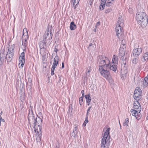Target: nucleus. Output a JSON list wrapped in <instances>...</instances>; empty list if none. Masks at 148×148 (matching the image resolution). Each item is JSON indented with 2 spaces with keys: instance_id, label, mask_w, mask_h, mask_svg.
Returning <instances> with one entry per match:
<instances>
[{
  "instance_id": "45",
  "label": "nucleus",
  "mask_w": 148,
  "mask_h": 148,
  "mask_svg": "<svg viewBox=\"0 0 148 148\" xmlns=\"http://www.w3.org/2000/svg\"><path fill=\"white\" fill-rule=\"evenodd\" d=\"M58 50L57 49H56V48H55V50H54V51H55V52H56V53H57V51Z\"/></svg>"
},
{
  "instance_id": "39",
  "label": "nucleus",
  "mask_w": 148,
  "mask_h": 148,
  "mask_svg": "<svg viewBox=\"0 0 148 148\" xmlns=\"http://www.w3.org/2000/svg\"><path fill=\"white\" fill-rule=\"evenodd\" d=\"M106 0H101V3L102 4H105L106 2Z\"/></svg>"
},
{
  "instance_id": "46",
  "label": "nucleus",
  "mask_w": 148,
  "mask_h": 148,
  "mask_svg": "<svg viewBox=\"0 0 148 148\" xmlns=\"http://www.w3.org/2000/svg\"><path fill=\"white\" fill-rule=\"evenodd\" d=\"M2 118H0V122L1 123L2 121Z\"/></svg>"
},
{
  "instance_id": "41",
  "label": "nucleus",
  "mask_w": 148,
  "mask_h": 148,
  "mask_svg": "<svg viewBox=\"0 0 148 148\" xmlns=\"http://www.w3.org/2000/svg\"><path fill=\"white\" fill-rule=\"evenodd\" d=\"M77 127H75L74 128V129L73 132H77Z\"/></svg>"
},
{
  "instance_id": "10",
  "label": "nucleus",
  "mask_w": 148,
  "mask_h": 148,
  "mask_svg": "<svg viewBox=\"0 0 148 148\" xmlns=\"http://www.w3.org/2000/svg\"><path fill=\"white\" fill-rule=\"evenodd\" d=\"M141 94V91L139 87H136L134 93V98L137 99L139 98Z\"/></svg>"
},
{
  "instance_id": "19",
  "label": "nucleus",
  "mask_w": 148,
  "mask_h": 148,
  "mask_svg": "<svg viewBox=\"0 0 148 148\" xmlns=\"http://www.w3.org/2000/svg\"><path fill=\"white\" fill-rule=\"evenodd\" d=\"M14 45L13 44V45H11V47L10 48V54H11V56H12L14 54Z\"/></svg>"
},
{
  "instance_id": "34",
  "label": "nucleus",
  "mask_w": 148,
  "mask_h": 148,
  "mask_svg": "<svg viewBox=\"0 0 148 148\" xmlns=\"http://www.w3.org/2000/svg\"><path fill=\"white\" fill-rule=\"evenodd\" d=\"M8 53V52H7L5 57V59L7 60L8 62V60H9V55Z\"/></svg>"
},
{
  "instance_id": "55",
  "label": "nucleus",
  "mask_w": 148,
  "mask_h": 148,
  "mask_svg": "<svg viewBox=\"0 0 148 148\" xmlns=\"http://www.w3.org/2000/svg\"><path fill=\"white\" fill-rule=\"evenodd\" d=\"M90 72V71L89 70H88V73H89Z\"/></svg>"
},
{
  "instance_id": "56",
  "label": "nucleus",
  "mask_w": 148,
  "mask_h": 148,
  "mask_svg": "<svg viewBox=\"0 0 148 148\" xmlns=\"http://www.w3.org/2000/svg\"><path fill=\"white\" fill-rule=\"evenodd\" d=\"M60 80H61V79L60 78L59 80V82L60 81Z\"/></svg>"
},
{
  "instance_id": "35",
  "label": "nucleus",
  "mask_w": 148,
  "mask_h": 148,
  "mask_svg": "<svg viewBox=\"0 0 148 148\" xmlns=\"http://www.w3.org/2000/svg\"><path fill=\"white\" fill-rule=\"evenodd\" d=\"M91 108V106H90L88 108L87 110V112L86 114V116H88L89 112L90 109Z\"/></svg>"
},
{
  "instance_id": "20",
  "label": "nucleus",
  "mask_w": 148,
  "mask_h": 148,
  "mask_svg": "<svg viewBox=\"0 0 148 148\" xmlns=\"http://www.w3.org/2000/svg\"><path fill=\"white\" fill-rule=\"evenodd\" d=\"M132 111H131V112L132 114V115L135 117L136 116L138 113H140L138 112H137V110H133V109H132Z\"/></svg>"
},
{
  "instance_id": "4",
  "label": "nucleus",
  "mask_w": 148,
  "mask_h": 148,
  "mask_svg": "<svg viewBox=\"0 0 148 148\" xmlns=\"http://www.w3.org/2000/svg\"><path fill=\"white\" fill-rule=\"evenodd\" d=\"M110 128H107L105 131L102 138L101 145V148H108L110 144Z\"/></svg>"
},
{
  "instance_id": "63",
  "label": "nucleus",
  "mask_w": 148,
  "mask_h": 148,
  "mask_svg": "<svg viewBox=\"0 0 148 148\" xmlns=\"http://www.w3.org/2000/svg\"><path fill=\"white\" fill-rule=\"evenodd\" d=\"M0 118H1V115H0Z\"/></svg>"
},
{
  "instance_id": "14",
  "label": "nucleus",
  "mask_w": 148,
  "mask_h": 148,
  "mask_svg": "<svg viewBox=\"0 0 148 148\" xmlns=\"http://www.w3.org/2000/svg\"><path fill=\"white\" fill-rule=\"evenodd\" d=\"M118 58L117 56L114 55L112 60V64H118Z\"/></svg>"
},
{
  "instance_id": "49",
  "label": "nucleus",
  "mask_w": 148,
  "mask_h": 148,
  "mask_svg": "<svg viewBox=\"0 0 148 148\" xmlns=\"http://www.w3.org/2000/svg\"><path fill=\"white\" fill-rule=\"evenodd\" d=\"M2 121H3V122H4V121H4V119H2Z\"/></svg>"
},
{
  "instance_id": "8",
  "label": "nucleus",
  "mask_w": 148,
  "mask_h": 148,
  "mask_svg": "<svg viewBox=\"0 0 148 148\" xmlns=\"http://www.w3.org/2000/svg\"><path fill=\"white\" fill-rule=\"evenodd\" d=\"M28 38V32L27 29L24 28L23 31V34L22 37V40L23 42L24 41L26 42Z\"/></svg>"
},
{
  "instance_id": "31",
  "label": "nucleus",
  "mask_w": 148,
  "mask_h": 148,
  "mask_svg": "<svg viewBox=\"0 0 148 148\" xmlns=\"http://www.w3.org/2000/svg\"><path fill=\"white\" fill-rule=\"evenodd\" d=\"M25 56V53L24 52H22L21 53V55L20 56V57L19 58V59H21L22 58L23 59H25L24 58Z\"/></svg>"
},
{
  "instance_id": "48",
  "label": "nucleus",
  "mask_w": 148,
  "mask_h": 148,
  "mask_svg": "<svg viewBox=\"0 0 148 148\" xmlns=\"http://www.w3.org/2000/svg\"><path fill=\"white\" fill-rule=\"evenodd\" d=\"M86 123H85L84 122L83 123V125H84V126H85L86 125Z\"/></svg>"
},
{
  "instance_id": "61",
  "label": "nucleus",
  "mask_w": 148,
  "mask_h": 148,
  "mask_svg": "<svg viewBox=\"0 0 148 148\" xmlns=\"http://www.w3.org/2000/svg\"><path fill=\"white\" fill-rule=\"evenodd\" d=\"M8 50L9 51V49L8 48Z\"/></svg>"
},
{
  "instance_id": "51",
  "label": "nucleus",
  "mask_w": 148,
  "mask_h": 148,
  "mask_svg": "<svg viewBox=\"0 0 148 148\" xmlns=\"http://www.w3.org/2000/svg\"><path fill=\"white\" fill-rule=\"evenodd\" d=\"M105 129H107V127H105L104 128V130H105Z\"/></svg>"
},
{
  "instance_id": "59",
  "label": "nucleus",
  "mask_w": 148,
  "mask_h": 148,
  "mask_svg": "<svg viewBox=\"0 0 148 148\" xmlns=\"http://www.w3.org/2000/svg\"><path fill=\"white\" fill-rule=\"evenodd\" d=\"M119 124H120V127H121V124H120V123L119 122Z\"/></svg>"
},
{
  "instance_id": "52",
  "label": "nucleus",
  "mask_w": 148,
  "mask_h": 148,
  "mask_svg": "<svg viewBox=\"0 0 148 148\" xmlns=\"http://www.w3.org/2000/svg\"><path fill=\"white\" fill-rule=\"evenodd\" d=\"M25 48L24 49H23V51H25Z\"/></svg>"
},
{
  "instance_id": "32",
  "label": "nucleus",
  "mask_w": 148,
  "mask_h": 148,
  "mask_svg": "<svg viewBox=\"0 0 148 148\" xmlns=\"http://www.w3.org/2000/svg\"><path fill=\"white\" fill-rule=\"evenodd\" d=\"M138 62V60L136 58H134L132 60V63L134 64H136Z\"/></svg>"
},
{
  "instance_id": "2",
  "label": "nucleus",
  "mask_w": 148,
  "mask_h": 148,
  "mask_svg": "<svg viewBox=\"0 0 148 148\" xmlns=\"http://www.w3.org/2000/svg\"><path fill=\"white\" fill-rule=\"evenodd\" d=\"M28 120L29 123H34V128L36 132L41 133V125L42 124V120L39 117L36 119L32 116H29Z\"/></svg>"
},
{
  "instance_id": "54",
  "label": "nucleus",
  "mask_w": 148,
  "mask_h": 148,
  "mask_svg": "<svg viewBox=\"0 0 148 148\" xmlns=\"http://www.w3.org/2000/svg\"><path fill=\"white\" fill-rule=\"evenodd\" d=\"M147 99L148 100V95H147Z\"/></svg>"
},
{
  "instance_id": "42",
  "label": "nucleus",
  "mask_w": 148,
  "mask_h": 148,
  "mask_svg": "<svg viewBox=\"0 0 148 148\" xmlns=\"http://www.w3.org/2000/svg\"><path fill=\"white\" fill-rule=\"evenodd\" d=\"M81 92L82 95V96L84 97V90H82L81 91Z\"/></svg>"
},
{
  "instance_id": "26",
  "label": "nucleus",
  "mask_w": 148,
  "mask_h": 148,
  "mask_svg": "<svg viewBox=\"0 0 148 148\" xmlns=\"http://www.w3.org/2000/svg\"><path fill=\"white\" fill-rule=\"evenodd\" d=\"M40 53L42 56H46V53L44 49H42L40 51Z\"/></svg>"
},
{
  "instance_id": "9",
  "label": "nucleus",
  "mask_w": 148,
  "mask_h": 148,
  "mask_svg": "<svg viewBox=\"0 0 148 148\" xmlns=\"http://www.w3.org/2000/svg\"><path fill=\"white\" fill-rule=\"evenodd\" d=\"M133 107L134 110H137L138 112H140L141 111V107L139 103L137 101H134Z\"/></svg>"
},
{
  "instance_id": "13",
  "label": "nucleus",
  "mask_w": 148,
  "mask_h": 148,
  "mask_svg": "<svg viewBox=\"0 0 148 148\" xmlns=\"http://www.w3.org/2000/svg\"><path fill=\"white\" fill-rule=\"evenodd\" d=\"M51 37V35L49 34V30H48L44 35L43 41L45 43H46L47 40H49Z\"/></svg>"
},
{
  "instance_id": "38",
  "label": "nucleus",
  "mask_w": 148,
  "mask_h": 148,
  "mask_svg": "<svg viewBox=\"0 0 148 148\" xmlns=\"http://www.w3.org/2000/svg\"><path fill=\"white\" fill-rule=\"evenodd\" d=\"M125 42V40H122V41L121 42V44L123 45H125L126 44V43Z\"/></svg>"
},
{
  "instance_id": "47",
  "label": "nucleus",
  "mask_w": 148,
  "mask_h": 148,
  "mask_svg": "<svg viewBox=\"0 0 148 148\" xmlns=\"http://www.w3.org/2000/svg\"><path fill=\"white\" fill-rule=\"evenodd\" d=\"M92 45V43H90V44H89V47H90V46H91Z\"/></svg>"
},
{
  "instance_id": "28",
  "label": "nucleus",
  "mask_w": 148,
  "mask_h": 148,
  "mask_svg": "<svg viewBox=\"0 0 148 148\" xmlns=\"http://www.w3.org/2000/svg\"><path fill=\"white\" fill-rule=\"evenodd\" d=\"M5 54H4L3 52V53H0V60H1V61L3 60V57H4Z\"/></svg>"
},
{
  "instance_id": "18",
  "label": "nucleus",
  "mask_w": 148,
  "mask_h": 148,
  "mask_svg": "<svg viewBox=\"0 0 148 148\" xmlns=\"http://www.w3.org/2000/svg\"><path fill=\"white\" fill-rule=\"evenodd\" d=\"M85 97L86 99V101L87 103H90L91 101V99L89 94H88L85 95Z\"/></svg>"
},
{
  "instance_id": "22",
  "label": "nucleus",
  "mask_w": 148,
  "mask_h": 148,
  "mask_svg": "<svg viewBox=\"0 0 148 148\" xmlns=\"http://www.w3.org/2000/svg\"><path fill=\"white\" fill-rule=\"evenodd\" d=\"M143 57L144 58V60H143V61L148 60V52L145 53L143 56Z\"/></svg>"
},
{
  "instance_id": "1",
  "label": "nucleus",
  "mask_w": 148,
  "mask_h": 148,
  "mask_svg": "<svg viewBox=\"0 0 148 148\" xmlns=\"http://www.w3.org/2000/svg\"><path fill=\"white\" fill-rule=\"evenodd\" d=\"M99 64L101 66L104 65L106 69H110L115 72L116 71L117 66V64H112L110 63V60L105 56H101L99 62Z\"/></svg>"
},
{
  "instance_id": "36",
  "label": "nucleus",
  "mask_w": 148,
  "mask_h": 148,
  "mask_svg": "<svg viewBox=\"0 0 148 148\" xmlns=\"http://www.w3.org/2000/svg\"><path fill=\"white\" fill-rule=\"evenodd\" d=\"M112 10L110 9H108L107 10H106L105 12L106 13H109Z\"/></svg>"
},
{
  "instance_id": "25",
  "label": "nucleus",
  "mask_w": 148,
  "mask_h": 148,
  "mask_svg": "<svg viewBox=\"0 0 148 148\" xmlns=\"http://www.w3.org/2000/svg\"><path fill=\"white\" fill-rule=\"evenodd\" d=\"M41 133L39 135H36V140L37 142H39L41 140Z\"/></svg>"
},
{
  "instance_id": "33",
  "label": "nucleus",
  "mask_w": 148,
  "mask_h": 148,
  "mask_svg": "<svg viewBox=\"0 0 148 148\" xmlns=\"http://www.w3.org/2000/svg\"><path fill=\"white\" fill-rule=\"evenodd\" d=\"M77 132H73L71 134V135L74 137H75L76 136L77 134Z\"/></svg>"
},
{
  "instance_id": "6",
  "label": "nucleus",
  "mask_w": 148,
  "mask_h": 148,
  "mask_svg": "<svg viewBox=\"0 0 148 148\" xmlns=\"http://www.w3.org/2000/svg\"><path fill=\"white\" fill-rule=\"evenodd\" d=\"M105 66L99 64V71L101 75L108 80L111 79V77L109 71L107 70Z\"/></svg>"
},
{
  "instance_id": "30",
  "label": "nucleus",
  "mask_w": 148,
  "mask_h": 148,
  "mask_svg": "<svg viewBox=\"0 0 148 148\" xmlns=\"http://www.w3.org/2000/svg\"><path fill=\"white\" fill-rule=\"evenodd\" d=\"M105 4H102V3H101V4L99 6V8L100 10H103L105 7Z\"/></svg>"
},
{
  "instance_id": "29",
  "label": "nucleus",
  "mask_w": 148,
  "mask_h": 148,
  "mask_svg": "<svg viewBox=\"0 0 148 148\" xmlns=\"http://www.w3.org/2000/svg\"><path fill=\"white\" fill-rule=\"evenodd\" d=\"M83 97H84L82 96L80 97L79 98V103L81 106L82 105L83 103Z\"/></svg>"
},
{
  "instance_id": "12",
  "label": "nucleus",
  "mask_w": 148,
  "mask_h": 148,
  "mask_svg": "<svg viewBox=\"0 0 148 148\" xmlns=\"http://www.w3.org/2000/svg\"><path fill=\"white\" fill-rule=\"evenodd\" d=\"M125 50L123 48H121L119 50V57L121 59H123L124 57Z\"/></svg>"
},
{
  "instance_id": "57",
  "label": "nucleus",
  "mask_w": 148,
  "mask_h": 148,
  "mask_svg": "<svg viewBox=\"0 0 148 148\" xmlns=\"http://www.w3.org/2000/svg\"><path fill=\"white\" fill-rule=\"evenodd\" d=\"M132 10V9H129V11H130V10Z\"/></svg>"
},
{
  "instance_id": "7",
  "label": "nucleus",
  "mask_w": 148,
  "mask_h": 148,
  "mask_svg": "<svg viewBox=\"0 0 148 148\" xmlns=\"http://www.w3.org/2000/svg\"><path fill=\"white\" fill-rule=\"evenodd\" d=\"M59 57L56 55L54 59V62L53 63L52 66L51 68V75H53L54 74V71L58 63Z\"/></svg>"
},
{
  "instance_id": "50",
  "label": "nucleus",
  "mask_w": 148,
  "mask_h": 148,
  "mask_svg": "<svg viewBox=\"0 0 148 148\" xmlns=\"http://www.w3.org/2000/svg\"><path fill=\"white\" fill-rule=\"evenodd\" d=\"M56 148H59V147H58V146H56Z\"/></svg>"
},
{
  "instance_id": "58",
  "label": "nucleus",
  "mask_w": 148,
  "mask_h": 148,
  "mask_svg": "<svg viewBox=\"0 0 148 148\" xmlns=\"http://www.w3.org/2000/svg\"><path fill=\"white\" fill-rule=\"evenodd\" d=\"M94 31L96 32V29H94Z\"/></svg>"
},
{
  "instance_id": "23",
  "label": "nucleus",
  "mask_w": 148,
  "mask_h": 148,
  "mask_svg": "<svg viewBox=\"0 0 148 148\" xmlns=\"http://www.w3.org/2000/svg\"><path fill=\"white\" fill-rule=\"evenodd\" d=\"M47 3L49 6H51L52 7H53L54 6V3L53 1L50 2V1L49 0H48L47 1Z\"/></svg>"
},
{
  "instance_id": "43",
  "label": "nucleus",
  "mask_w": 148,
  "mask_h": 148,
  "mask_svg": "<svg viewBox=\"0 0 148 148\" xmlns=\"http://www.w3.org/2000/svg\"><path fill=\"white\" fill-rule=\"evenodd\" d=\"M2 64V62L1 61V60H0V69L1 68V65Z\"/></svg>"
},
{
  "instance_id": "44",
  "label": "nucleus",
  "mask_w": 148,
  "mask_h": 148,
  "mask_svg": "<svg viewBox=\"0 0 148 148\" xmlns=\"http://www.w3.org/2000/svg\"><path fill=\"white\" fill-rule=\"evenodd\" d=\"M62 68L63 69L64 68V62H62Z\"/></svg>"
},
{
  "instance_id": "40",
  "label": "nucleus",
  "mask_w": 148,
  "mask_h": 148,
  "mask_svg": "<svg viewBox=\"0 0 148 148\" xmlns=\"http://www.w3.org/2000/svg\"><path fill=\"white\" fill-rule=\"evenodd\" d=\"M100 25V23L99 22H98L97 23L96 25L95 26V27L97 28V27L99 26Z\"/></svg>"
},
{
  "instance_id": "24",
  "label": "nucleus",
  "mask_w": 148,
  "mask_h": 148,
  "mask_svg": "<svg viewBox=\"0 0 148 148\" xmlns=\"http://www.w3.org/2000/svg\"><path fill=\"white\" fill-rule=\"evenodd\" d=\"M129 123V119L128 118L126 119L124 122L123 123V125L124 126H127L128 125V123Z\"/></svg>"
},
{
  "instance_id": "5",
  "label": "nucleus",
  "mask_w": 148,
  "mask_h": 148,
  "mask_svg": "<svg viewBox=\"0 0 148 148\" xmlns=\"http://www.w3.org/2000/svg\"><path fill=\"white\" fill-rule=\"evenodd\" d=\"M123 24V21L121 18L119 17L118 19V21L116 27V34L119 38L120 36L122 35L123 32L122 29Z\"/></svg>"
},
{
  "instance_id": "60",
  "label": "nucleus",
  "mask_w": 148,
  "mask_h": 148,
  "mask_svg": "<svg viewBox=\"0 0 148 148\" xmlns=\"http://www.w3.org/2000/svg\"><path fill=\"white\" fill-rule=\"evenodd\" d=\"M122 71H121V73H122Z\"/></svg>"
},
{
  "instance_id": "27",
  "label": "nucleus",
  "mask_w": 148,
  "mask_h": 148,
  "mask_svg": "<svg viewBox=\"0 0 148 148\" xmlns=\"http://www.w3.org/2000/svg\"><path fill=\"white\" fill-rule=\"evenodd\" d=\"M114 0H108L106 4V5L108 6H110L112 4V1H113Z\"/></svg>"
},
{
  "instance_id": "37",
  "label": "nucleus",
  "mask_w": 148,
  "mask_h": 148,
  "mask_svg": "<svg viewBox=\"0 0 148 148\" xmlns=\"http://www.w3.org/2000/svg\"><path fill=\"white\" fill-rule=\"evenodd\" d=\"M88 116H86L85 120L84 122L85 123H87L88 122Z\"/></svg>"
},
{
  "instance_id": "62",
  "label": "nucleus",
  "mask_w": 148,
  "mask_h": 148,
  "mask_svg": "<svg viewBox=\"0 0 148 148\" xmlns=\"http://www.w3.org/2000/svg\"><path fill=\"white\" fill-rule=\"evenodd\" d=\"M1 125V123L0 122V126Z\"/></svg>"
},
{
  "instance_id": "11",
  "label": "nucleus",
  "mask_w": 148,
  "mask_h": 148,
  "mask_svg": "<svg viewBox=\"0 0 148 148\" xmlns=\"http://www.w3.org/2000/svg\"><path fill=\"white\" fill-rule=\"evenodd\" d=\"M133 55L135 56H139L142 52V49L141 48H138L135 49L133 50Z\"/></svg>"
},
{
  "instance_id": "15",
  "label": "nucleus",
  "mask_w": 148,
  "mask_h": 148,
  "mask_svg": "<svg viewBox=\"0 0 148 148\" xmlns=\"http://www.w3.org/2000/svg\"><path fill=\"white\" fill-rule=\"evenodd\" d=\"M19 59V67L20 68H22L23 67L25 62V59H23L22 58V59Z\"/></svg>"
},
{
  "instance_id": "17",
  "label": "nucleus",
  "mask_w": 148,
  "mask_h": 148,
  "mask_svg": "<svg viewBox=\"0 0 148 148\" xmlns=\"http://www.w3.org/2000/svg\"><path fill=\"white\" fill-rule=\"evenodd\" d=\"M143 83L144 87H146L148 85V77H146L144 78Z\"/></svg>"
},
{
  "instance_id": "21",
  "label": "nucleus",
  "mask_w": 148,
  "mask_h": 148,
  "mask_svg": "<svg viewBox=\"0 0 148 148\" xmlns=\"http://www.w3.org/2000/svg\"><path fill=\"white\" fill-rule=\"evenodd\" d=\"M79 0H72L73 6L74 7V8H76V6L78 4Z\"/></svg>"
},
{
  "instance_id": "16",
  "label": "nucleus",
  "mask_w": 148,
  "mask_h": 148,
  "mask_svg": "<svg viewBox=\"0 0 148 148\" xmlns=\"http://www.w3.org/2000/svg\"><path fill=\"white\" fill-rule=\"evenodd\" d=\"M76 25L73 22H72L70 24V28L71 30H75L76 28Z\"/></svg>"
},
{
  "instance_id": "3",
  "label": "nucleus",
  "mask_w": 148,
  "mask_h": 148,
  "mask_svg": "<svg viewBox=\"0 0 148 148\" xmlns=\"http://www.w3.org/2000/svg\"><path fill=\"white\" fill-rule=\"evenodd\" d=\"M136 19L138 23L142 27L144 28L146 26L148 22V18L146 13L142 12L137 13L136 15Z\"/></svg>"
},
{
  "instance_id": "53",
  "label": "nucleus",
  "mask_w": 148,
  "mask_h": 148,
  "mask_svg": "<svg viewBox=\"0 0 148 148\" xmlns=\"http://www.w3.org/2000/svg\"><path fill=\"white\" fill-rule=\"evenodd\" d=\"M147 119L148 121V116L147 117Z\"/></svg>"
}]
</instances>
